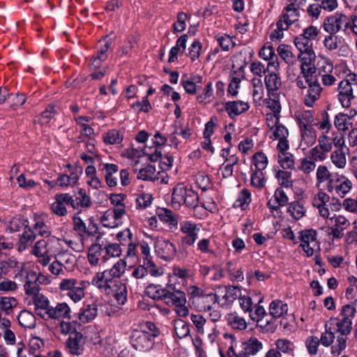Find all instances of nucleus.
<instances>
[{
  "instance_id": "nucleus-1",
  "label": "nucleus",
  "mask_w": 357,
  "mask_h": 357,
  "mask_svg": "<svg viewBox=\"0 0 357 357\" xmlns=\"http://www.w3.org/2000/svg\"><path fill=\"white\" fill-rule=\"evenodd\" d=\"M126 262L118 260L110 268L98 272L91 280V284L100 291L112 295L118 305H123L128 301V287L119 279L125 273Z\"/></svg>"
},
{
  "instance_id": "nucleus-2",
  "label": "nucleus",
  "mask_w": 357,
  "mask_h": 357,
  "mask_svg": "<svg viewBox=\"0 0 357 357\" xmlns=\"http://www.w3.org/2000/svg\"><path fill=\"white\" fill-rule=\"evenodd\" d=\"M24 224V230L21 234L18 250H25L36 238L38 236L47 238L52 234V227L48 222L47 215L41 213H34L31 217L30 221L26 220Z\"/></svg>"
},
{
  "instance_id": "nucleus-3",
  "label": "nucleus",
  "mask_w": 357,
  "mask_h": 357,
  "mask_svg": "<svg viewBox=\"0 0 357 357\" xmlns=\"http://www.w3.org/2000/svg\"><path fill=\"white\" fill-rule=\"evenodd\" d=\"M160 332L156 325L151 321H145L140 324L139 329H132L130 341L136 350L148 351L155 344V337Z\"/></svg>"
},
{
  "instance_id": "nucleus-4",
  "label": "nucleus",
  "mask_w": 357,
  "mask_h": 357,
  "mask_svg": "<svg viewBox=\"0 0 357 357\" xmlns=\"http://www.w3.org/2000/svg\"><path fill=\"white\" fill-rule=\"evenodd\" d=\"M199 196L197 192L183 183H178L174 188L172 193V206L176 209L180 208L181 205L194 208L198 206Z\"/></svg>"
},
{
  "instance_id": "nucleus-5",
  "label": "nucleus",
  "mask_w": 357,
  "mask_h": 357,
  "mask_svg": "<svg viewBox=\"0 0 357 357\" xmlns=\"http://www.w3.org/2000/svg\"><path fill=\"white\" fill-rule=\"evenodd\" d=\"M264 84L268 97L278 96V91L282 86V80L279 73V63L269 61L266 67Z\"/></svg>"
},
{
  "instance_id": "nucleus-6",
  "label": "nucleus",
  "mask_w": 357,
  "mask_h": 357,
  "mask_svg": "<svg viewBox=\"0 0 357 357\" xmlns=\"http://www.w3.org/2000/svg\"><path fill=\"white\" fill-rule=\"evenodd\" d=\"M84 280L75 278H64L59 284L61 291L64 292L75 303L80 301L84 296Z\"/></svg>"
},
{
  "instance_id": "nucleus-7",
  "label": "nucleus",
  "mask_w": 357,
  "mask_h": 357,
  "mask_svg": "<svg viewBox=\"0 0 357 357\" xmlns=\"http://www.w3.org/2000/svg\"><path fill=\"white\" fill-rule=\"evenodd\" d=\"M352 321L348 319H338L336 323L335 333H337L336 343L331 347V353L333 355H340L346 348L348 335L352 329Z\"/></svg>"
},
{
  "instance_id": "nucleus-8",
  "label": "nucleus",
  "mask_w": 357,
  "mask_h": 357,
  "mask_svg": "<svg viewBox=\"0 0 357 357\" xmlns=\"http://www.w3.org/2000/svg\"><path fill=\"white\" fill-rule=\"evenodd\" d=\"M199 228L191 221L185 220L180 222V231L184 234L181 236L179 243V251L181 253H186V248L194 245L198 238Z\"/></svg>"
},
{
  "instance_id": "nucleus-9",
  "label": "nucleus",
  "mask_w": 357,
  "mask_h": 357,
  "mask_svg": "<svg viewBox=\"0 0 357 357\" xmlns=\"http://www.w3.org/2000/svg\"><path fill=\"white\" fill-rule=\"evenodd\" d=\"M262 301L263 298H261L255 305V311L252 310L249 316L253 321H257V326L263 328L266 332L273 333L277 328V324L273 319L268 318L265 309L260 305Z\"/></svg>"
},
{
  "instance_id": "nucleus-10",
  "label": "nucleus",
  "mask_w": 357,
  "mask_h": 357,
  "mask_svg": "<svg viewBox=\"0 0 357 357\" xmlns=\"http://www.w3.org/2000/svg\"><path fill=\"white\" fill-rule=\"evenodd\" d=\"M23 264L14 256L0 261V277H10L13 275L14 280L21 278L23 275Z\"/></svg>"
},
{
  "instance_id": "nucleus-11",
  "label": "nucleus",
  "mask_w": 357,
  "mask_h": 357,
  "mask_svg": "<svg viewBox=\"0 0 357 357\" xmlns=\"http://www.w3.org/2000/svg\"><path fill=\"white\" fill-rule=\"evenodd\" d=\"M52 243L48 240L40 239L36 242L31 253L38 258L37 262L43 266L50 264L52 256Z\"/></svg>"
},
{
  "instance_id": "nucleus-12",
  "label": "nucleus",
  "mask_w": 357,
  "mask_h": 357,
  "mask_svg": "<svg viewBox=\"0 0 357 357\" xmlns=\"http://www.w3.org/2000/svg\"><path fill=\"white\" fill-rule=\"evenodd\" d=\"M294 42L296 47L300 52L298 59L302 63H311L312 59L315 57L312 42L301 33L294 38Z\"/></svg>"
},
{
  "instance_id": "nucleus-13",
  "label": "nucleus",
  "mask_w": 357,
  "mask_h": 357,
  "mask_svg": "<svg viewBox=\"0 0 357 357\" xmlns=\"http://www.w3.org/2000/svg\"><path fill=\"white\" fill-rule=\"evenodd\" d=\"M317 231L312 229H305L299 232L301 246L307 257H312L317 249H319V243L317 239Z\"/></svg>"
},
{
  "instance_id": "nucleus-14",
  "label": "nucleus",
  "mask_w": 357,
  "mask_h": 357,
  "mask_svg": "<svg viewBox=\"0 0 357 357\" xmlns=\"http://www.w3.org/2000/svg\"><path fill=\"white\" fill-rule=\"evenodd\" d=\"M157 255L166 261H170L176 257L177 248L176 245L168 239H158L155 243Z\"/></svg>"
},
{
  "instance_id": "nucleus-15",
  "label": "nucleus",
  "mask_w": 357,
  "mask_h": 357,
  "mask_svg": "<svg viewBox=\"0 0 357 357\" xmlns=\"http://www.w3.org/2000/svg\"><path fill=\"white\" fill-rule=\"evenodd\" d=\"M346 22V15L342 13H335L326 17L322 26L328 33L336 34L344 28Z\"/></svg>"
},
{
  "instance_id": "nucleus-16",
  "label": "nucleus",
  "mask_w": 357,
  "mask_h": 357,
  "mask_svg": "<svg viewBox=\"0 0 357 357\" xmlns=\"http://www.w3.org/2000/svg\"><path fill=\"white\" fill-rule=\"evenodd\" d=\"M70 206L76 210L87 209L92 205L91 198L84 188H79L74 195L68 193Z\"/></svg>"
},
{
  "instance_id": "nucleus-17",
  "label": "nucleus",
  "mask_w": 357,
  "mask_h": 357,
  "mask_svg": "<svg viewBox=\"0 0 357 357\" xmlns=\"http://www.w3.org/2000/svg\"><path fill=\"white\" fill-rule=\"evenodd\" d=\"M337 90L341 105L344 108L350 107L351 101L355 98L351 83L348 79H343L338 84Z\"/></svg>"
},
{
  "instance_id": "nucleus-18",
  "label": "nucleus",
  "mask_w": 357,
  "mask_h": 357,
  "mask_svg": "<svg viewBox=\"0 0 357 357\" xmlns=\"http://www.w3.org/2000/svg\"><path fill=\"white\" fill-rule=\"evenodd\" d=\"M144 154L147 155L149 160L156 162L160 160V168L162 171L169 170L173 165L174 158L172 155L162 157V151L159 149L152 151V147H145Z\"/></svg>"
},
{
  "instance_id": "nucleus-19",
  "label": "nucleus",
  "mask_w": 357,
  "mask_h": 357,
  "mask_svg": "<svg viewBox=\"0 0 357 357\" xmlns=\"http://www.w3.org/2000/svg\"><path fill=\"white\" fill-rule=\"evenodd\" d=\"M306 80L309 82V86L305 95L304 102L307 107H312L315 101L319 99L322 88L317 77H308Z\"/></svg>"
},
{
  "instance_id": "nucleus-20",
  "label": "nucleus",
  "mask_w": 357,
  "mask_h": 357,
  "mask_svg": "<svg viewBox=\"0 0 357 357\" xmlns=\"http://www.w3.org/2000/svg\"><path fill=\"white\" fill-rule=\"evenodd\" d=\"M215 290L218 295L224 293L222 306H230L241 295V290L238 286H218Z\"/></svg>"
},
{
  "instance_id": "nucleus-21",
  "label": "nucleus",
  "mask_w": 357,
  "mask_h": 357,
  "mask_svg": "<svg viewBox=\"0 0 357 357\" xmlns=\"http://www.w3.org/2000/svg\"><path fill=\"white\" fill-rule=\"evenodd\" d=\"M220 295L215 293L205 294L200 298L192 301V305L199 312L211 311L217 302L219 301Z\"/></svg>"
},
{
  "instance_id": "nucleus-22",
  "label": "nucleus",
  "mask_w": 357,
  "mask_h": 357,
  "mask_svg": "<svg viewBox=\"0 0 357 357\" xmlns=\"http://www.w3.org/2000/svg\"><path fill=\"white\" fill-rule=\"evenodd\" d=\"M301 74L296 79V85L301 89H307L308 88L309 82L306 79L308 77H317L316 75V68L312 66L311 63H301Z\"/></svg>"
},
{
  "instance_id": "nucleus-23",
  "label": "nucleus",
  "mask_w": 357,
  "mask_h": 357,
  "mask_svg": "<svg viewBox=\"0 0 357 357\" xmlns=\"http://www.w3.org/2000/svg\"><path fill=\"white\" fill-rule=\"evenodd\" d=\"M52 243V256L57 258L59 255L70 252V248L75 250L73 245L75 243L72 240H66L54 236L50 238Z\"/></svg>"
},
{
  "instance_id": "nucleus-24",
  "label": "nucleus",
  "mask_w": 357,
  "mask_h": 357,
  "mask_svg": "<svg viewBox=\"0 0 357 357\" xmlns=\"http://www.w3.org/2000/svg\"><path fill=\"white\" fill-rule=\"evenodd\" d=\"M67 205L70 206L68 193H60L55 195V200L50 208L52 213L63 217L68 214Z\"/></svg>"
},
{
  "instance_id": "nucleus-25",
  "label": "nucleus",
  "mask_w": 357,
  "mask_h": 357,
  "mask_svg": "<svg viewBox=\"0 0 357 357\" xmlns=\"http://www.w3.org/2000/svg\"><path fill=\"white\" fill-rule=\"evenodd\" d=\"M84 340L82 333L71 334L66 342L69 352L75 356L81 355L84 351Z\"/></svg>"
},
{
  "instance_id": "nucleus-26",
  "label": "nucleus",
  "mask_w": 357,
  "mask_h": 357,
  "mask_svg": "<svg viewBox=\"0 0 357 357\" xmlns=\"http://www.w3.org/2000/svg\"><path fill=\"white\" fill-rule=\"evenodd\" d=\"M104 254L102 245L97 243L92 244L89 247L87 254V259L90 265L92 266H98L100 265L101 263L107 262V261H105L102 258Z\"/></svg>"
},
{
  "instance_id": "nucleus-27",
  "label": "nucleus",
  "mask_w": 357,
  "mask_h": 357,
  "mask_svg": "<svg viewBox=\"0 0 357 357\" xmlns=\"http://www.w3.org/2000/svg\"><path fill=\"white\" fill-rule=\"evenodd\" d=\"M156 213L160 220L165 224L171 231L177 229L178 219L170 209L160 208L157 210Z\"/></svg>"
},
{
  "instance_id": "nucleus-28",
  "label": "nucleus",
  "mask_w": 357,
  "mask_h": 357,
  "mask_svg": "<svg viewBox=\"0 0 357 357\" xmlns=\"http://www.w3.org/2000/svg\"><path fill=\"white\" fill-rule=\"evenodd\" d=\"M225 111L228 116L234 119V117L245 112L250 108L248 102L242 100L228 101L225 104Z\"/></svg>"
},
{
  "instance_id": "nucleus-29",
  "label": "nucleus",
  "mask_w": 357,
  "mask_h": 357,
  "mask_svg": "<svg viewBox=\"0 0 357 357\" xmlns=\"http://www.w3.org/2000/svg\"><path fill=\"white\" fill-rule=\"evenodd\" d=\"M100 167V170L105 172V179L107 185L109 188H114L116 186L118 179L114 175L119 171L118 165L113 163H102Z\"/></svg>"
},
{
  "instance_id": "nucleus-30",
  "label": "nucleus",
  "mask_w": 357,
  "mask_h": 357,
  "mask_svg": "<svg viewBox=\"0 0 357 357\" xmlns=\"http://www.w3.org/2000/svg\"><path fill=\"white\" fill-rule=\"evenodd\" d=\"M74 121L79 127L80 135L91 140L95 135L94 129L89 124L91 119L86 116H78L74 118Z\"/></svg>"
},
{
  "instance_id": "nucleus-31",
  "label": "nucleus",
  "mask_w": 357,
  "mask_h": 357,
  "mask_svg": "<svg viewBox=\"0 0 357 357\" xmlns=\"http://www.w3.org/2000/svg\"><path fill=\"white\" fill-rule=\"evenodd\" d=\"M162 300L167 305L169 306H175L180 303H186L185 293L182 291L176 290L174 288L172 291L166 289Z\"/></svg>"
},
{
  "instance_id": "nucleus-32",
  "label": "nucleus",
  "mask_w": 357,
  "mask_h": 357,
  "mask_svg": "<svg viewBox=\"0 0 357 357\" xmlns=\"http://www.w3.org/2000/svg\"><path fill=\"white\" fill-rule=\"evenodd\" d=\"M98 314V305L95 303L84 305L78 314L79 320L86 324L93 320Z\"/></svg>"
},
{
  "instance_id": "nucleus-33",
  "label": "nucleus",
  "mask_w": 357,
  "mask_h": 357,
  "mask_svg": "<svg viewBox=\"0 0 357 357\" xmlns=\"http://www.w3.org/2000/svg\"><path fill=\"white\" fill-rule=\"evenodd\" d=\"M269 315L275 321V319L282 317L288 311L287 304L280 300L273 301L269 305Z\"/></svg>"
},
{
  "instance_id": "nucleus-34",
  "label": "nucleus",
  "mask_w": 357,
  "mask_h": 357,
  "mask_svg": "<svg viewBox=\"0 0 357 357\" xmlns=\"http://www.w3.org/2000/svg\"><path fill=\"white\" fill-rule=\"evenodd\" d=\"M349 149L338 148L335 149L331 154V160L332 163L338 169H344L347 165V152Z\"/></svg>"
},
{
  "instance_id": "nucleus-35",
  "label": "nucleus",
  "mask_w": 357,
  "mask_h": 357,
  "mask_svg": "<svg viewBox=\"0 0 357 357\" xmlns=\"http://www.w3.org/2000/svg\"><path fill=\"white\" fill-rule=\"evenodd\" d=\"M52 319H71V309L66 302L56 303L54 305Z\"/></svg>"
},
{
  "instance_id": "nucleus-36",
  "label": "nucleus",
  "mask_w": 357,
  "mask_h": 357,
  "mask_svg": "<svg viewBox=\"0 0 357 357\" xmlns=\"http://www.w3.org/2000/svg\"><path fill=\"white\" fill-rule=\"evenodd\" d=\"M17 320L19 324L24 328L31 329L36 325V317L28 310L21 311L18 314Z\"/></svg>"
},
{
  "instance_id": "nucleus-37",
  "label": "nucleus",
  "mask_w": 357,
  "mask_h": 357,
  "mask_svg": "<svg viewBox=\"0 0 357 357\" xmlns=\"http://www.w3.org/2000/svg\"><path fill=\"white\" fill-rule=\"evenodd\" d=\"M18 302L15 297L2 296L0 298V311L5 315H10L17 306Z\"/></svg>"
},
{
  "instance_id": "nucleus-38",
  "label": "nucleus",
  "mask_w": 357,
  "mask_h": 357,
  "mask_svg": "<svg viewBox=\"0 0 357 357\" xmlns=\"http://www.w3.org/2000/svg\"><path fill=\"white\" fill-rule=\"evenodd\" d=\"M287 213L293 219L298 220L305 215L306 209L301 202L294 201L289 204Z\"/></svg>"
},
{
  "instance_id": "nucleus-39",
  "label": "nucleus",
  "mask_w": 357,
  "mask_h": 357,
  "mask_svg": "<svg viewBox=\"0 0 357 357\" xmlns=\"http://www.w3.org/2000/svg\"><path fill=\"white\" fill-rule=\"evenodd\" d=\"M344 39L340 36L328 33L323 41L324 47L329 51L337 50L340 43H344Z\"/></svg>"
},
{
  "instance_id": "nucleus-40",
  "label": "nucleus",
  "mask_w": 357,
  "mask_h": 357,
  "mask_svg": "<svg viewBox=\"0 0 357 357\" xmlns=\"http://www.w3.org/2000/svg\"><path fill=\"white\" fill-rule=\"evenodd\" d=\"M156 169L152 165H148L146 167L139 169L137 174V178L143 181H155L158 179L155 174Z\"/></svg>"
},
{
  "instance_id": "nucleus-41",
  "label": "nucleus",
  "mask_w": 357,
  "mask_h": 357,
  "mask_svg": "<svg viewBox=\"0 0 357 357\" xmlns=\"http://www.w3.org/2000/svg\"><path fill=\"white\" fill-rule=\"evenodd\" d=\"M56 259L60 262L66 270L69 271L73 270L77 262L75 255H74L71 252L59 255Z\"/></svg>"
},
{
  "instance_id": "nucleus-42",
  "label": "nucleus",
  "mask_w": 357,
  "mask_h": 357,
  "mask_svg": "<svg viewBox=\"0 0 357 357\" xmlns=\"http://www.w3.org/2000/svg\"><path fill=\"white\" fill-rule=\"evenodd\" d=\"M301 143L306 146L313 144L317 138L316 131L312 126L300 128Z\"/></svg>"
},
{
  "instance_id": "nucleus-43",
  "label": "nucleus",
  "mask_w": 357,
  "mask_h": 357,
  "mask_svg": "<svg viewBox=\"0 0 357 357\" xmlns=\"http://www.w3.org/2000/svg\"><path fill=\"white\" fill-rule=\"evenodd\" d=\"M123 139V133L116 129L109 130L103 135V141L106 144H119Z\"/></svg>"
},
{
  "instance_id": "nucleus-44",
  "label": "nucleus",
  "mask_w": 357,
  "mask_h": 357,
  "mask_svg": "<svg viewBox=\"0 0 357 357\" xmlns=\"http://www.w3.org/2000/svg\"><path fill=\"white\" fill-rule=\"evenodd\" d=\"M104 250V256L102 257L105 261H108L110 257H119L122 253V250L118 243H109L107 245H102Z\"/></svg>"
},
{
  "instance_id": "nucleus-45",
  "label": "nucleus",
  "mask_w": 357,
  "mask_h": 357,
  "mask_svg": "<svg viewBox=\"0 0 357 357\" xmlns=\"http://www.w3.org/2000/svg\"><path fill=\"white\" fill-rule=\"evenodd\" d=\"M284 10H286V13L282 15V18L288 22L289 24H292L293 23L298 21L300 16V13L298 8L296 7L294 3H291L287 5Z\"/></svg>"
},
{
  "instance_id": "nucleus-46",
  "label": "nucleus",
  "mask_w": 357,
  "mask_h": 357,
  "mask_svg": "<svg viewBox=\"0 0 357 357\" xmlns=\"http://www.w3.org/2000/svg\"><path fill=\"white\" fill-rule=\"evenodd\" d=\"M166 289L162 288L160 285L150 284L145 289L147 296L153 300H162Z\"/></svg>"
},
{
  "instance_id": "nucleus-47",
  "label": "nucleus",
  "mask_w": 357,
  "mask_h": 357,
  "mask_svg": "<svg viewBox=\"0 0 357 357\" xmlns=\"http://www.w3.org/2000/svg\"><path fill=\"white\" fill-rule=\"evenodd\" d=\"M275 178L280 185L284 188H290L293 185L291 179V173L288 171L279 169L275 174Z\"/></svg>"
},
{
  "instance_id": "nucleus-48",
  "label": "nucleus",
  "mask_w": 357,
  "mask_h": 357,
  "mask_svg": "<svg viewBox=\"0 0 357 357\" xmlns=\"http://www.w3.org/2000/svg\"><path fill=\"white\" fill-rule=\"evenodd\" d=\"M349 120L350 118L347 114L340 112L335 116L334 125L338 130L345 132L349 130V126L352 125Z\"/></svg>"
},
{
  "instance_id": "nucleus-49",
  "label": "nucleus",
  "mask_w": 357,
  "mask_h": 357,
  "mask_svg": "<svg viewBox=\"0 0 357 357\" xmlns=\"http://www.w3.org/2000/svg\"><path fill=\"white\" fill-rule=\"evenodd\" d=\"M340 180H342V182L335 185V195L343 197L351 189L352 183L344 176H341L340 178H337L335 183L340 181Z\"/></svg>"
},
{
  "instance_id": "nucleus-50",
  "label": "nucleus",
  "mask_w": 357,
  "mask_h": 357,
  "mask_svg": "<svg viewBox=\"0 0 357 357\" xmlns=\"http://www.w3.org/2000/svg\"><path fill=\"white\" fill-rule=\"evenodd\" d=\"M174 327L176 336L180 339L184 338L190 334L189 324L183 319L175 320Z\"/></svg>"
},
{
  "instance_id": "nucleus-51",
  "label": "nucleus",
  "mask_w": 357,
  "mask_h": 357,
  "mask_svg": "<svg viewBox=\"0 0 357 357\" xmlns=\"http://www.w3.org/2000/svg\"><path fill=\"white\" fill-rule=\"evenodd\" d=\"M242 344L244 346L245 351L250 356L257 354L263 348L261 342L258 340L256 337H251Z\"/></svg>"
},
{
  "instance_id": "nucleus-52",
  "label": "nucleus",
  "mask_w": 357,
  "mask_h": 357,
  "mask_svg": "<svg viewBox=\"0 0 357 357\" xmlns=\"http://www.w3.org/2000/svg\"><path fill=\"white\" fill-rule=\"evenodd\" d=\"M251 202V193L248 189H243L234 203V207H240L244 210Z\"/></svg>"
},
{
  "instance_id": "nucleus-53",
  "label": "nucleus",
  "mask_w": 357,
  "mask_h": 357,
  "mask_svg": "<svg viewBox=\"0 0 357 357\" xmlns=\"http://www.w3.org/2000/svg\"><path fill=\"white\" fill-rule=\"evenodd\" d=\"M18 284L15 280H12L8 277H0V294L15 291L17 289Z\"/></svg>"
},
{
  "instance_id": "nucleus-54",
  "label": "nucleus",
  "mask_w": 357,
  "mask_h": 357,
  "mask_svg": "<svg viewBox=\"0 0 357 357\" xmlns=\"http://www.w3.org/2000/svg\"><path fill=\"white\" fill-rule=\"evenodd\" d=\"M299 128H306L313 126L314 117L310 110L301 112L297 115Z\"/></svg>"
},
{
  "instance_id": "nucleus-55",
  "label": "nucleus",
  "mask_w": 357,
  "mask_h": 357,
  "mask_svg": "<svg viewBox=\"0 0 357 357\" xmlns=\"http://www.w3.org/2000/svg\"><path fill=\"white\" fill-rule=\"evenodd\" d=\"M81 325L79 323L76 321H62L60 324L61 332L65 335H69L71 336V334L79 333L77 330L80 328Z\"/></svg>"
},
{
  "instance_id": "nucleus-56",
  "label": "nucleus",
  "mask_w": 357,
  "mask_h": 357,
  "mask_svg": "<svg viewBox=\"0 0 357 357\" xmlns=\"http://www.w3.org/2000/svg\"><path fill=\"white\" fill-rule=\"evenodd\" d=\"M44 346L42 339L38 337H33L30 339L29 344V354L33 357H39L40 350Z\"/></svg>"
},
{
  "instance_id": "nucleus-57",
  "label": "nucleus",
  "mask_w": 357,
  "mask_h": 357,
  "mask_svg": "<svg viewBox=\"0 0 357 357\" xmlns=\"http://www.w3.org/2000/svg\"><path fill=\"white\" fill-rule=\"evenodd\" d=\"M50 302L49 299L43 294H37L33 297V303L34 305L35 312L40 316L45 307L47 306V303Z\"/></svg>"
},
{
  "instance_id": "nucleus-58",
  "label": "nucleus",
  "mask_w": 357,
  "mask_h": 357,
  "mask_svg": "<svg viewBox=\"0 0 357 357\" xmlns=\"http://www.w3.org/2000/svg\"><path fill=\"white\" fill-rule=\"evenodd\" d=\"M50 302L49 299L43 294H37L33 297V303L34 305L35 312L40 316L45 307L47 306V303Z\"/></svg>"
},
{
  "instance_id": "nucleus-59",
  "label": "nucleus",
  "mask_w": 357,
  "mask_h": 357,
  "mask_svg": "<svg viewBox=\"0 0 357 357\" xmlns=\"http://www.w3.org/2000/svg\"><path fill=\"white\" fill-rule=\"evenodd\" d=\"M275 347L279 351L287 354H292L294 350V345L292 342L287 339H278L275 342Z\"/></svg>"
},
{
  "instance_id": "nucleus-60",
  "label": "nucleus",
  "mask_w": 357,
  "mask_h": 357,
  "mask_svg": "<svg viewBox=\"0 0 357 357\" xmlns=\"http://www.w3.org/2000/svg\"><path fill=\"white\" fill-rule=\"evenodd\" d=\"M342 31L345 33L353 34L357 36V14L351 15L349 17L346 15V22Z\"/></svg>"
},
{
  "instance_id": "nucleus-61",
  "label": "nucleus",
  "mask_w": 357,
  "mask_h": 357,
  "mask_svg": "<svg viewBox=\"0 0 357 357\" xmlns=\"http://www.w3.org/2000/svg\"><path fill=\"white\" fill-rule=\"evenodd\" d=\"M278 52L280 56L289 64H293L296 61L295 56L291 52L289 46L280 45L278 47Z\"/></svg>"
},
{
  "instance_id": "nucleus-62",
  "label": "nucleus",
  "mask_w": 357,
  "mask_h": 357,
  "mask_svg": "<svg viewBox=\"0 0 357 357\" xmlns=\"http://www.w3.org/2000/svg\"><path fill=\"white\" fill-rule=\"evenodd\" d=\"M227 322L234 329L243 330L247 327L245 319L236 314H228Z\"/></svg>"
},
{
  "instance_id": "nucleus-63",
  "label": "nucleus",
  "mask_w": 357,
  "mask_h": 357,
  "mask_svg": "<svg viewBox=\"0 0 357 357\" xmlns=\"http://www.w3.org/2000/svg\"><path fill=\"white\" fill-rule=\"evenodd\" d=\"M278 163L283 169H291L294 167V160L292 154L289 153H280Z\"/></svg>"
},
{
  "instance_id": "nucleus-64",
  "label": "nucleus",
  "mask_w": 357,
  "mask_h": 357,
  "mask_svg": "<svg viewBox=\"0 0 357 357\" xmlns=\"http://www.w3.org/2000/svg\"><path fill=\"white\" fill-rule=\"evenodd\" d=\"M215 38L223 51H228L235 45V43L229 35L218 33Z\"/></svg>"
}]
</instances>
